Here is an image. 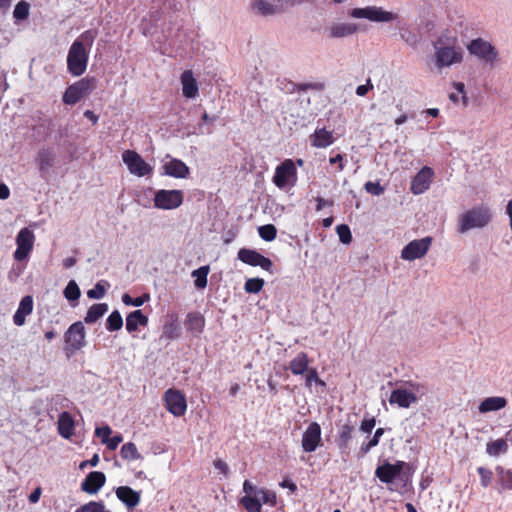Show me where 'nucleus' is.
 <instances>
[{"label":"nucleus","instance_id":"62","mask_svg":"<svg viewBox=\"0 0 512 512\" xmlns=\"http://www.w3.org/2000/svg\"><path fill=\"white\" fill-rule=\"evenodd\" d=\"M343 158H342V155L340 154H337L335 157H331L329 162L331 164H336L338 163L339 164V170L342 171L343 168H344V165H343V162H342Z\"/></svg>","mask_w":512,"mask_h":512},{"label":"nucleus","instance_id":"14","mask_svg":"<svg viewBox=\"0 0 512 512\" xmlns=\"http://www.w3.org/2000/svg\"><path fill=\"white\" fill-rule=\"evenodd\" d=\"M161 174L173 178L185 179L189 176L190 169L180 159L167 155L162 161Z\"/></svg>","mask_w":512,"mask_h":512},{"label":"nucleus","instance_id":"31","mask_svg":"<svg viewBox=\"0 0 512 512\" xmlns=\"http://www.w3.org/2000/svg\"><path fill=\"white\" fill-rule=\"evenodd\" d=\"M148 318L142 313L141 310H135L127 315L126 317V329L128 332H135L138 330V326H146Z\"/></svg>","mask_w":512,"mask_h":512},{"label":"nucleus","instance_id":"19","mask_svg":"<svg viewBox=\"0 0 512 512\" xmlns=\"http://www.w3.org/2000/svg\"><path fill=\"white\" fill-rule=\"evenodd\" d=\"M321 444V427L312 422L308 425L302 437V448L305 452H313Z\"/></svg>","mask_w":512,"mask_h":512},{"label":"nucleus","instance_id":"12","mask_svg":"<svg viewBox=\"0 0 512 512\" xmlns=\"http://www.w3.org/2000/svg\"><path fill=\"white\" fill-rule=\"evenodd\" d=\"M122 160L127 166L129 172L135 176H149L153 172V167L133 150H125L122 153Z\"/></svg>","mask_w":512,"mask_h":512},{"label":"nucleus","instance_id":"28","mask_svg":"<svg viewBox=\"0 0 512 512\" xmlns=\"http://www.w3.org/2000/svg\"><path fill=\"white\" fill-rule=\"evenodd\" d=\"M75 421L70 413L62 412L58 418V433L65 439H70L74 434Z\"/></svg>","mask_w":512,"mask_h":512},{"label":"nucleus","instance_id":"43","mask_svg":"<svg viewBox=\"0 0 512 512\" xmlns=\"http://www.w3.org/2000/svg\"><path fill=\"white\" fill-rule=\"evenodd\" d=\"M260 237L265 241H273L277 235V229L272 224L260 226L258 228Z\"/></svg>","mask_w":512,"mask_h":512},{"label":"nucleus","instance_id":"49","mask_svg":"<svg viewBox=\"0 0 512 512\" xmlns=\"http://www.w3.org/2000/svg\"><path fill=\"white\" fill-rule=\"evenodd\" d=\"M477 472L480 476L481 485L485 488L488 487L493 478L492 471L484 467H478Z\"/></svg>","mask_w":512,"mask_h":512},{"label":"nucleus","instance_id":"18","mask_svg":"<svg viewBox=\"0 0 512 512\" xmlns=\"http://www.w3.org/2000/svg\"><path fill=\"white\" fill-rule=\"evenodd\" d=\"M238 259L251 266H260L266 271H271L273 266L272 261L269 258L251 249H240L238 252Z\"/></svg>","mask_w":512,"mask_h":512},{"label":"nucleus","instance_id":"5","mask_svg":"<svg viewBox=\"0 0 512 512\" xmlns=\"http://www.w3.org/2000/svg\"><path fill=\"white\" fill-rule=\"evenodd\" d=\"M425 394L426 388L423 385L409 383L393 390L389 402L392 405L396 404L400 408H409L417 403Z\"/></svg>","mask_w":512,"mask_h":512},{"label":"nucleus","instance_id":"10","mask_svg":"<svg viewBox=\"0 0 512 512\" xmlns=\"http://www.w3.org/2000/svg\"><path fill=\"white\" fill-rule=\"evenodd\" d=\"M184 200L181 190L160 189L154 192V207L161 210H174L180 207Z\"/></svg>","mask_w":512,"mask_h":512},{"label":"nucleus","instance_id":"34","mask_svg":"<svg viewBox=\"0 0 512 512\" xmlns=\"http://www.w3.org/2000/svg\"><path fill=\"white\" fill-rule=\"evenodd\" d=\"M250 9L254 14L261 16L276 14L270 0H251Z\"/></svg>","mask_w":512,"mask_h":512},{"label":"nucleus","instance_id":"15","mask_svg":"<svg viewBox=\"0 0 512 512\" xmlns=\"http://www.w3.org/2000/svg\"><path fill=\"white\" fill-rule=\"evenodd\" d=\"M296 177V168L292 160L287 159L277 166L273 176V182L278 188H285L293 184Z\"/></svg>","mask_w":512,"mask_h":512},{"label":"nucleus","instance_id":"48","mask_svg":"<svg viewBox=\"0 0 512 512\" xmlns=\"http://www.w3.org/2000/svg\"><path fill=\"white\" fill-rule=\"evenodd\" d=\"M337 234L339 236L340 241L343 244H349L352 240V235L350 228L347 225H338L336 227Z\"/></svg>","mask_w":512,"mask_h":512},{"label":"nucleus","instance_id":"2","mask_svg":"<svg viewBox=\"0 0 512 512\" xmlns=\"http://www.w3.org/2000/svg\"><path fill=\"white\" fill-rule=\"evenodd\" d=\"M242 491L243 496L239 499V504L244 507L246 512H262L263 504L274 507L277 503L274 491L260 488L250 480L243 482Z\"/></svg>","mask_w":512,"mask_h":512},{"label":"nucleus","instance_id":"52","mask_svg":"<svg viewBox=\"0 0 512 512\" xmlns=\"http://www.w3.org/2000/svg\"><path fill=\"white\" fill-rule=\"evenodd\" d=\"M111 434H112V429L108 425H105L102 427H97L95 429V435L97 437L101 438V441L103 444H106V441H108Z\"/></svg>","mask_w":512,"mask_h":512},{"label":"nucleus","instance_id":"13","mask_svg":"<svg viewBox=\"0 0 512 512\" xmlns=\"http://www.w3.org/2000/svg\"><path fill=\"white\" fill-rule=\"evenodd\" d=\"M35 241L34 233L28 229H21L16 237L17 249L14 252V259L17 261L25 260L33 250Z\"/></svg>","mask_w":512,"mask_h":512},{"label":"nucleus","instance_id":"45","mask_svg":"<svg viewBox=\"0 0 512 512\" xmlns=\"http://www.w3.org/2000/svg\"><path fill=\"white\" fill-rule=\"evenodd\" d=\"M264 285V280L260 278H251L245 282L244 289L247 293H258Z\"/></svg>","mask_w":512,"mask_h":512},{"label":"nucleus","instance_id":"51","mask_svg":"<svg viewBox=\"0 0 512 512\" xmlns=\"http://www.w3.org/2000/svg\"><path fill=\"white\" fill-rule=\"evenodd\" d=\"M102 508V502L91 501L78 508L75 512H102Z\"/></svg>","mask_w":512,"mask_h":512},{"label":"nucleus","instance_id":"57","mask_svg":"<svg viewBox=\"0 0 512 512\" xmlns=\"http://www.w3.org/2000/svg\"><path fill=\"white\" fill-rule=\"evenodd\" d=\"M122 441H123V437L120 434H118L113 437H109V439H108V441H106L105 445L110 450H115Z\"/></svg>","mask_w":512,"mask_h":512},{"label":"nucleus","instance_id":"63","mask_svg":"<svg viewBox=\"0 0 512 512\" xmlns=\"http://www.w3.org/2000/svg\"><path fill=\"white\" fill-rule=\"evenodd\" d=\"M77 260L75 257H67L63 260V266L65 268H71L76 264Z\"/></svg>","mask_w":512,"mask_h":512},{"label":"nucleus","instance_id":"58","mask_svg":"<svg viewBox=\"0 0 512 512\" xmlns=\"http://www.w3.org/2000/svg\"><path fill=\"white\" fill-rule=\"evenodd\" d=\"M376 421L374 418L364 419L361 423L360 429L365 433H371L375 427Z\"/></svg>","mask_w":512,"mask_h":512},{"label":"nucleus","instance_id":"47","mask_svg":"<svg viewBox=\"0 0 512 512\" xmlns=\"http://www.w3.org/2000/svg\"><path fill=\"white\" fill-rule=\"evenodd\" d=\"M147 300H149V295L148 294H144L143 296H140V297H137V298H132L128 294H124L122 296V301H123L124 304L135 306V307L142 306Z\"/></svg>","mask_w":512,"mask_h":512},{"label":"nucleus","instance_id":"26","mask_svg":"<svg viewBox=\"0 0 512 512\" xmlns=\"http://www.w3.org/2000/svg\"><path fill=\"white\" fill-rule=\"evenodd\" d=\"M182 92L186 98H195L198 95V84L191 70H186L181 75Z\"/></svg>","mask_w":512,"mask_h":512},{"label":"nucleus","instance_id":"9","mask_svg":"<svg viewBox=\"0 0 512 512\" xmlns=\"http://www.w3.org/2000/svg\"><path fill=\"white\" fill-rule=\"evenodd\" d=\"M96 88L95 78H83L74 84L70 85L64 95L63 102L67 105H74L82 98L89 95L91 91Z\"/></svg>","mask_w":512,"mask_h":512},{"label":"nucleus","instance_id":"55","mask_svg":"<svg viewBox=\"0 0 512 512\" xmlns=\"http://www.w3.org/2000/svg\"><path fill=\"white\" fill-rule=\"evenodd\" d=\"M213 466L215 467V469H217L224 477H228L229 475V467H228V464L221 460V459H216L213 461Z\"/></svg>","mask_w":512,"mask_h":512},{"label":"nucleus","instance_id":"21","mask_svg":"<svg viewBox=\"0 0 512 512\" xmlns=\"http://www.w3.org/2000/svg\"><path fill=\"white\" fill-rule=\"evenodd\" d=\"M405 466L406 463L402 461H399L396 464L385 463L377 467L375 474L380 481L390 483L400 474Z\"/></svg>","mask_w":512,"mask_h":512},{"label":"nucleus","instance_id":"27","mask_svg":"<svg viewBox=\"0 0 512 512\" xmlns=\"http://www.w3.org/2000/svg\"><path fill=\"white\" fill-rule=\"evenodd\" d=\"M333 133L324 128L316 129L310 136V142L313 147L326 148L334 143Z\"/></svg>","mask_w":512,"mask_h":512},{"label":"nucleus","instance_id":"42","mask_svg":"<svg viewBox=\"0 0 512 512\" xmlns=\"http://www.w3.org/2000/svg\"><path fill=\"white\" fill-rule=\"evenodd\" d=\"M401 39L411 47H416L420 42V36L409 29H403L400 32Z\"/></svg>","mask_w":512,"mask_h":512},{"label":"nucleus","instance_id":"60","mask_svg":"<svg viewBox=\"0 0 512 512\" xmlns=\"http://www.w3.org/2000/svg\"><path fill=\"white\" fill-rule=\"evenodd\" d=\"M42 489L41 487H37L29 496V501L31 503H37L41 497Z\"/></svg>","mask_w":512,"mask_h":512},{"label":"nucleus","instance_id":"37","mask_svg":"<svg viewBox=\"0 0 512 512\" xmlns=\"http://www.w3.org/2000/svg\"><path fill=\"white\" fill-rule=\"evenodd\" d=\"M498 482L503 490H512V470L505 469L502 466L496 467Z\"/></svg>","mask_w":512,"mask_h":512},{"label":"nucleus","instance_id":"46","mask_svg":"<svg viewBox=\"0 0 512 512\" xmlns=\"http://www.w3.org/2000/svg\"><path fill=\"white\" fill-rule=\"evenodd\" d=\"M106 282H98L93 289L87 291V296L90 299H101L106 293Z\"/></svg>","mask_w":512,"mask_h":512},{"label":"nucleus","instance_id":"11","mask_svg":"<svg viewBox=\"0 0 512 512\" xmlns=\"http://www.w3.org/2000/svg\"><path fill=\"white\" fill-rule=\"evenodd\" d=\"M433 242L430 236L410 241L401 250V259L405 261H414L426 256Z\"/></svg>","mask_w":512,"mask_h":512},{"label":"nucleus","instance_id":"56","mask_svg":"<svg viewBox=\"0 0 512 512\" xmlns=\"http://www.w3.org/2000/svg\"><path fill=\"white\" fill-rule=\"evenodd\" d=\"M379 440L375 435H373V437L368 441V442H364L362 445H361V452L363 454H366L370 451L371 448L375 447L378 445L379 443Z\"/></svg>","mask_w":512,"mask_h":512},{"label":"nucleus","instance_id":"54","mask_svg":"<svg viewBox=\"0 0 512 512\" xmlns=\"http://www.w3.org/2000/svg\"><path fill=\"white\" fill-rule=\"evenodd\" d=\"M304 377H305V385L307 387H311L312 386V383L316 382L318 380V373H317V370L315 368H308V370L304 373Z\"/></svg>","mask_w":512,"mask_h":512},{"label":"nucleus","instance_id":"61","mask_svg":"<svg viewBox=\"0 0 512 512\" xmlns=\"http://www.w3.org/2000/svg\"><path fill=\"white\" fill-rule=\"evenodd\" d=\"M10 196V189L4 183H0V199L5 200Z\"/></svg>","mask_w":512,"mask_h":512},{"label":"nucleus","instance_id":"29","mask_svg":"<svg viewBox=\"0 0 512 512\" xmlns=\"http://www.w3.org/2000/svg\"><path fill=\"white\" fill-rule=\"evenodd\" d=\"M185 326L188 331L198 336L204 329L205 319L200 313H189L185 320Z\"/></svg>","mask_w":512,"mask_h":512},{"label":"nucleus","instance_id":"1","mask_svg":"<svg viewBox=\"0 0 512 512\" xmlns=\"http://www.w3.org/2000/svg\"><path fill=\"white\" fill-rule=\"evenodd\" d=\"M96 33L88 30L82 33L71 45L67 55L68 71L74 76L82 75L87 68L89 51Z\"/></svg>","mask_w":512,"mask_h":512},{"label":"nucleus","instance_id":"22","mask_svg":"<svg viewBox=\"0 0 512 512\" xmlns=\"http://www.w3.org/2000/svg\"><path fill=\"white\" fill-rule=\"evenodd\" d=\"M105 481L106 477L104 473L94 471L87 475L81 484V488L87 493L94 494L100 490V488L105 484Z\"/></svg>","mask_w":512,"mask_h":512},{"label":"nucleus","instance_id":"41","mask_svg":"<svg viewBox=\"0 0 512 512\" xmlns=\"http://www.w3.org/2000/svg\"><path fill=\"white\" fill-rule=\"evenodd\" d=\"M63 293L69 301H76L81 295L80 289L74 280L69 281Z\"/></svg>","mask_w":512,"mask_h":512},{"label":"nucleus","instance_id":"36","mask_svg":"<svg viewBox=\"0 0 512 512\" xmlns=\"http://www.w3.org/2000/svg\"><path fill=\"white\" fill-rule=\"evenodd\" d=\"M108 311V305L105 303H99L92 305L85 316V322L92 324L101 318Z\"/></svg>","mask_w":512,"mask_h":512},{"label":"nucleus","instance_id":"50","mask_svg":"<svg viewBox=\"0 0 512 512\" xmlns=\"http://www.w3.org/2000/svg\"><path fill=\"white\" fill-rule=\"evenodd\" d=\"M276 14L283 12L295 4L294 0H270Z\"/></svg>","mask_w":512,"mask_h":512},{"label":"nucleus","instance_id":"53","mask_svg":"<svg viewBox=\"0 0 512 512\" xmlns=\"http://www.w3.org/2000/svg\"><path fill=\"white\" fill-rule=\"evenodd\" d=\"M365 190L373 195L379 196L384 192V188L378 182H367L365 184Z\"/></svg>","mask_w":512,"mask_h":512},{"label":"nucleus","instance_id":"17","mask_svg":"<svg viewBox=\"0 0 512 512\" xmlns=\"http://www.w3.org/2000/svg\"><path fill=\"white\" fill-rule=\"evenodd\" d=\"M434 171L432 168L423 167L412 179L410 190L414 195H420L426 192L433 181Z\"/></svg>","mask_w":512,"mask_h":512},{"label":"nucleus","instance_id":"38","mask_svg":"<svg viewBox=\"0 0 512 512\" xmlns=\"http://www.w3.org/2000/svg\"><path fill=\"white\" fill-rule=\"evenodd\" d=\"M210 272L208 265L201 266L192 272V277L195 279L194 284L198 289H204L207 286V276Z\"/></svg>","mask_w":512,"mask_h":512},{"label":"nucleus","instance_id":"7","mask_svg":"<svg viewBox=\"0 0 512 512\" xmlns=\"http://www.w3.org/2000/svg\"><path fill=\"white\" fill-rule=\"evenodd\" d=\"M64 352L70 358L86 345V331L82 322L73 323L64 333Z\"/></svg>","mask_w":512,"mask_h":512},{"label":"nucleus","instance_id":"30","mask_svg":"<svg viewBox=\"0 0 512 512\" xmlns=\"http://www.w3.org/2000/svg\"><path fill=\"white\" fill-rule=\"evenodd\" d=\"M309 368V359L306 353L300 352L289 363V369L294 375H304Z\"/></svg>","mask_w":512,"mask_h":512},{"label":"nucleus","instance_id":"59","mask_svg":"<svg viewBox=\"0 0 512 512\" xmlns=\"http://www.w3.org/2000/svg\"><path fill=\"white\" fill-rule=\"evenodd\" d=\"M373 88V85L371 84L370 80L367 81L364 85H359L356 89V94L358 96H365L369 90Z\"/></svg>","mask_w":512,"mask_h":512},{"label":"nucleus","instance_id":"25","mask_svg":"<svg viewBox=\"0 0 512 512\" xmlns=\"http://www.w3.org/2000/svg\"><path fill=\"white\" fill-rule=\"evenodd\" d=\"M33 311V298L25 296L21 299L18 309L13 316V322L17 326H23L26 321V316L30 315Z\"/></svg>","mask_w":512,"mask_h":512},{"label":"nucleus","instance_id":"23","mask_svg":"<svg viewBox=\"0 0 512 512\" xmlns=\"http://www.w3.org/2000/svg\"><path fill=\"white\" fill-rule=\"evenodd\" d=\"M117 498L123 502L128 509L136 507L140 502V493L129 486H120L116 489Z\"/></svg>","mask_w":512,"mask_h":512},{"label":"nucleus","instance_id":"64","mask_svg":"<svg viewBox=\"0 0 512 512\" xmlns=\"http://www.w3.org/2000/svg\"><path fill=\"white\" fill-rule=\"evenodd\" d=\"M506 213L508 214L509 216V220H510V228L512 230V200H510L507 204V207H506Z\"/></svg>","mask_w":512,"mask_h":512},{"label":"nucleus","instance_id":"8","mask_svg":"<svg viewBox=\"0 0 512 512\" xmlns=\"http://www.w3.org/2000/svg\"><path fill=\"white\" fill-rule=\"evenodd\" d=\"M467 50L487 65L494 66L499 61V53L495 46L482 38L472 40L467 45Z\"/></svg>","mask_w":512,"mask_h":512},{"label":"nucleus","instance_id":"35","mask_svg":"<svg viewBox=\"0 0 512 512\" xmlns=\"http://www.w3.org/2000/svg\"><path fill=\"white\" fill-rule=\"evenodd\" d=\"M181 335V327L177 319H170L167 321L162 329V337L173 340L179 338Z\"/></svg>","mask_w":512,"mask_h":512},{"label":"nucleus","instance_id":"16","mask_svg":"<svg viewBox=\"0 0 512 512\" xmlns=\"http://www.w3.org/2000/svg\"><path fill=\"white\" fill-rule=\"evenodd\" d=\"M165 404L167 410L176 417L184 415L187 409L185 396L175 389L165 392Z\"/></svg>","mask_w":512,"mask_h":512},{"label":"nucleus","instance_id":"40","mask_svg":"<svg viewBox=\"0 0 512 512\" xmlns=\"http://www.w3.org/2000/svg\"><path fill=\"white\" fill-rule=\"evenodd\" d=\"M123 326V319L118 311H113L107 318L106 328L109 331H117Z\"/></svg>","mask_w":512,"mask_h":512},{"label":"nucleus","instance_id":"32","mask_svg":"<svg viewBox=\"0 0 512 512\" xmlns=\"http://www.w3.org/2000/svg\"><path fill=\"white\" fill-rule=\"evenodd\" d=\"M508 448V440L506 438H499L487 442L486 453L491 457H498L507 453Z\"/></svg>","mask_w":512,"mask_h":512},{"label":"nucleus","instance_id":"6","mask_svg":"<svg viewBox=\"0 0 512 512\" xmlns=\"http://www.w3.org/2000/svg\"><path fill=\"white\" fill-rule=\"evenodd\" d=\"M349 15L355 19H367L376 23H390L398 18L396 13L387 11L380 6L352 8L349 10Z\"/></svg>","mask_w":512,"mask_h":512},{"label":"nucleus","instance_id":"33","mask_svg":"<svg viewBox=\"0 0 512 512\" xmlns=\"http://www.w3.org/2000/svg\"><path fill=\"white\" fill-rule=\"evenodd\" d=\"M39 169L42 173H47L54 165L55 153L50 149H42L37 156Z\"/></svg>","mask_w":512,"mask_h":512},{"label":"nucleus","instance_id":"20","mask_svg":"<svg viewBox=\"0 0 512 512\" xmlns=\"http://www.w3.org/2000/svg\"><path fill=\"white\" fill-rule=\"evenodd\" d=\"M360 26L353 22H335L328 27V36L331 39H341L355 35Z\"/></svg>","mask_w":512,"mask_h":512},{"label":"nucleus","instance_id":"24","mask_svg":"<svg viewBox=\"0 0 512 512\" xmlns=\"http://www.w3.org/2000/svg\"><path fill=\"white\" fill-rule=\"evenodd\" d=\"M507 399L502 396H491L483 399L478 406V410L481 414L488 412H496L504 409L507 406Z\"/></svg>","mask_w":512,"mask_h":512},{"label":"nucleus","instance_id":"39","mask_svg":"<svg viewBox=\"0 0 512 512\" xmlns=\"http://www.w3.org/2000/svg\"><path fill=\"white\" fill-rule=\"evenodd\" d=\"M120 455L125 460H137L142 458L136 445L131 442L126 443L121 447Z\"/></svg>","mask_w":512,"mask_h":512},{"label":"nucleus","instance_id":"4","mask_svg":"<svg viewBox=\"0 0 512 512\" xmlns=\"http://www.w3.org/2000/svg\"><path fill=\"white\" fill-rule=\"evenodd\" d=\"M492 215L487 206L473 207L460 215L458 220V231L462 234L472 229H479L487 226Z\"/></svg>","mask_w":512,"mask_h":512},{"label":"nucleus","instance_id":"3","mask_svg":"<svg viewBox=\"0 0 512 512\" xmlns=\"http://www.w3.org/2000/svg\"><path fill=\"white\" fill-rule=\"evenodd\" d=\"M463 58V49L455 43L439 40L434 44L433 61L439 71L462 63Z\"/></svg>","mask_w":512,"mask_h":512},{"label":"nucleus","instance_id":"44","mask_svg":"<svg viewBox=\"0 0 512 512\" xmlns=\"http://www.w3.org/2000/svg\"><path fill=\"white\" fill-rule=\"evenodd\" d=\"M29 15V4L25 1L19 2L13 11L16 20H25Z\"/></svg>","mask_w":512,"mask_h":512}]
</instances>
